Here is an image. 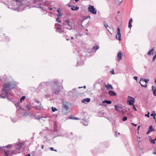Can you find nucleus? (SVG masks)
<instances>
[{
    "mask_svg": "<svg viewBox=\"0 0 156 156\" xmlns=\"http://www.w3.org/2000/svg\"><path fill=\"white\" fill-rule=\"evenodd\" d=\"M16 83L14 81H10L3 84L2 92L0 94V98H5L7 97L12 89L14 88Z\"/></svg>",
    "mask_w": 156,
    "mask_h": 156,
    "instance_id": "f257e3e1",
    "label": "nucleus"
},
{
    "mask_svg": "<svg viewBox=\"0 0 156 156\" xmlns=\"http://www.w3.org/2000/svg\"><path fill=\"white\" fill-rule=\"evenodd\" d=\"M21 0H13L12 3L8 6V8L14 10L20 11L22 9L21 8L22 3Z\"/></svg>",
    "mask_w": 156,
    "mask_h": 156,
    "instance_id": "f03ea898",
    "label": "nucleus"
},
{
    "mask_svg": "<svg viewBox=\"0 0 156 156\" xmlns=\"http://www.w3.org/2000/svg\"><path fill=\"white\" fill-rule=\"evenodd\" d=\"M63 25L66 29L71 30L74 28V23L73 21L69 20H67L64 21Z\"/></svg>",
    "mask_w": 156,
    "mask_h": 156,
    "instance_id": "7ed1b4c3",
    "label": "nucleus"
},
{
    "mask_svg": "<svg viewBox=\"0 0 156 156\" xmlns=\"http://www.w3.org/2000/svg\"><path fill=\"white\" fill-rule=\"evenodd\" d=\"M52 85L53 87L52 91L55 94H58L60 90L63 88L60 86L57 80L52 82Z\"/></svg>",
    "mask_w": 156,
    "mask_h": 156,
    "instance_id": "20e7f679",
    "label": "nucleus"
},
{
    "mask_svg": "<svg viewBox=\"0 0 156 156\" xmlns=\"http://www.w3.org/2000/svg\"><path fill=\"white\" fill-rule=\"evenodd\" d=\"M62 111L66 113H68L69 112V103L67 102H65L63 103Z\"/></svg>",
    "mask_w": 156,
    "mask_h": 156,
    "instance_id": "39448f33",
    "label": "nucleus"
},
{
    "mask_svg": "<svg viewBox=\"0 0 156 156\" xmlns=\"http://www.w3.org/2000/svg\"><path fill=\"white\" fill-rule=\"evenodd\" d=\"M34 3L35 4H37L38 6L37 7H41V5H48V3L46 2H43L41 0H38V1H34Z\"/></svg>",
    "mask_w": 156,
    "mask_h": 156,
    "instance_id": "423d86ee",
    "label": "nucleus"
},
{
    "mask_svg": "<svg viewBox=\"0 0 156 156\" xmlns=\"http://www.w3.org/2000/svg\"><path fill=\"white\" fill-rule=\"evenodd\" d=\"M23 146L24 144L23 143L21 142L17 143L15 145V148L16 150L20 151L23 148Z\"/></svg>",
    "mask_w": 156,
    "mask_h": 156,
    "instance_id": "0eeeda50",
    "label": "nucleus"
},
{
    "mask_svg": "<svg viewBox=\"0 0 156 156\" xmlns=\"http://www.w3.org/2000/svg\"><path fill=\"white\" fill-rule=\"evenodd\" d=\"M135 102V99L132 97L129 96L128 97L127 103L128 105H134Z\"/></svg>",
    "mask_w": 156,
    "mask_h": 156,
    "instance_id": "6e6552de",
    "label": "nucleus"
},
{
    "mask_svg": "<svg viewBox=\"0 0 156 156\" xmlns=\"http://www.w3.org/2000/svg\"><path fill=\"white\" fill-rule=\"evenodd\" d=\"M88 10L93 14H95L97 13V10L93 6L89 5L88 7Z\"/></svg>",
    "mask_w": 156,
    "mask_h": 156,
    "instance_id": "1a4fd4ad",
    "label": "nucleus"
},
{
    "mask_svg": "<svg viewBox=\"0 0 156 156\" xmlns=\"http://www.w3.org/2000/svg\"><path fill=\"white\" fill-rule=\"evenodd\" d=\"M55 27L56 28V31L57 32L60 33L62 32L61 29V25L58 23H56L55 25Z\"/></svg>",
    "mask_w": 156,
    "mask_h": 156,
    "instance_id": "9d476101",
    "label": "nucleus"
},
{
    "mask_svg": "<svg viewBox=\"0 0 156 156\" xmlns=\"http://www.w3.org/2000/svg\"><path fill=\"white\" fill-rule=\"evenodd\" d=\"M117 36L118 37V40L119 41H121V33H120V30L119 27H118L117 28V35L116 36V37L117 39Z\"/></svg>",
    "mask_w": 156,
    "mask_h": 156,
    "instance_id": "9b49d317",
    "label": "nucleus"
},
{
    "mask_svg": "<svg viewBox=\"0 0 156 156\" xmlns=\"http://www.w3.org/2000/svg\"><path fill=\"white\" fill-rule=\"evenodd\" d=\"M123 56L122 53L119 51L117 55V57L118 58L117 61L119 62L122 59V57Z\"/></svg>",
    "mask_w": 156,
    "mask_h": 156,
    "instance_id": "f8f14e48",
    "label": "nucleus"
},
{
    "mask_svg": "<svg viewBox=\"0 0 156 156\" xmlns=\"http://www.w3.org/2000/svg\"><path fill=\"white\" fill-rule=\"evenodd\" d=\"M76 89L74 88L72 90L69 91L68 92V94L69 95H71L74 94L76 93Z\"/></svg>",
    "mask_w": 156,
    "mask_h": 156,
    "instance_id": "ddd939ff",
    "label": "nucleus"
},
{
    "mask_svg": "<svg viewBox=\"0 0 156 156\" xmlns=\"http://www.w3.org/2000/svg\"><path fill=\"white\" fill-rule=\"evenodd\" d=\"M20 153V151H17V150H13L12 151L10 154H9V155H11V156L13 155L14 154H16L17 153Z\"/></svg>",
    "mask_w": 156,
    "mask_h": 156,
    "instance_id": "4468645a",
    "label": "nucleus"
},
{
    "mask_svg": "<svg viewBox=\"0 0 156 156\" xmlns=\"http://www.w3.org/2000/svg\"><path fill=\"white\" fill-rule=\"evenodd\" d=\"M105 87L108 90L109 89L112 90L113 89V87L112 86L111 84L109 83H108L107 85H105Z\"/></svg>",
    "mask_w": 156,
    "mask_h": 156,
    "instance_id": "2eb2a0df",
    "label": "nucleus"
},
{
    "mask_svg": "<svg viewBox=\"0 0 156 156\" xmlns=\"http://www.w3.org/2000/svg\"><path fill=\"white\" fill-rule=\"evenodd\" d=\"M154 131V129L153 128L152 126H150L149 127L148 129V131H147V133L146 134H148L151 131Z\"/></svg>",
    "mask_w": 156,
    "mask_h": 156,
    "instance_id": "dca6fc26",
    "label": "nucleus"
},
{
    "mask_svg": "<svg viewBox=\"0 0 156 156\" xmlns=\"http://www.w3.org/2000/svg\"><path fill=\"white\" fill-rule=\"evenodd\" d=\"M154 48H152L151 50L149 51L147 53V55H152L154 53Z\"/></svg>",
    "mask_w": 156,
    "mask_h": 156,
    "instance_id": "f3484780",
    "label": "nucleus"
},
{
    "mask_svg": "<svg viewBox=\"0 0 156 156\" xmlns=\"http://www.w3.org/2000/svg\"><path fill=\"white\" fill-rule=\"evenodd\" d=\"M35 108L37 110H41L43 109V106L40 104L39 105L36 106Z\"/></svg>",
    "mask_w": 156,
    "mask_h": 156,
    "instance_id": "a211bd4d",
    "label": "nucleus"
},
{
    "mask_svg": "<svg viewBox=\"0 0 156 156\" xmlns=\"http://www.w3.org/2000/svg\"><path fill=\"white\" fill-rule=\"evenodd\" d=\"M108 94L109 95H110V96H115L116 95V93L114 91H112V90L109 91L108 92Z\"/></svg>",
    "mask_w": 156,
    "mask_h": 156,
    "instance_id": "6ab92c4d",
    "label": "nucleus"
},
{
    "mask_svg": "<svg viewBox=\"0 0 156 156\" xmlns=\"http://www.w3.org/2000/svg\"><path fill=\"white\" fill-rule=\"evenodd\" d=\"M33 106L30 105H27L26 106V108L27 111H29L30 109L32 108Z\"/></svg>",
    "mask_w": 156,
    "mask_h": 156,
    "instance_id": "aec40b11",
    "label": "nucleus"
},
{
    "mask_svg": "<svg viewBox=\"0 0 156 156\" xmlns=\"http://www.w3.org/2000/svg\"><path fill=\"white\" fill-rule=\"evenodd\" d=\"M152 90L153 91V94L154 96H156V86L154 87L152 86Z\"/></svg>",
    "mask_w": 156,
    "mask_h": 156,
    "instance_id": "412c9836",
    "label": "nucleus"
},
{
    "mask_svg": "<svg viewBox=\"0 0 156 156\" xmlns=\"http://www.w3.org/2000/svg\"><path fill=\"white\" fill-rule=\"evenodd\" d=\"M90 101V99L89 98H87L85 99H83L82 100V102L85 103V102H89Z\"/></svg>",
    "mask_w": 156,
    "mask_h": 156,
    "instance_id": "4be33fe9",
    "label": "nucleus"
},
{
    "mask_svg": "<svg viewBox=\"0 0 156 156\" xmlns=\"http://www.w3.org/2000/svg\"><path fill=\"white\" fill-rule=\"evenodd\" d=\"M114 107L115 110L118 111H120V109L122 108L121 107L117 105H115Z\"/></svg>",
    "mask_w": 156,
    "mask_h": 156,
    "instance_id": "5701e85b",
    "label": "nucleus"
},
{
    "mask_svg": "<svg viewBox=\"0 0 156 156\" xmlns=\"http://www.w3.org/2000/svg\"><path fill=\"white\" fill-rule=\"evenodd\" d=\"M79 9V7L77 6H72L71 9L73 11H76Z\"/></svg>",
    "mask_w": 156,
    "mask_h": 156,
    "instance_id": "b1692460",
    "label": "nucleus"
},
{
    "mask_svg": "<svg viewBox=\"0 0 156 156\" xmlns=\"http://www.w3.org/2000/svg\"><path fill=\"white\" fill-rule=\"evenodd\" d=\"M99 48V47L98 45H96L94 46L92 48V49L93 50H95L96 51V50L98 49Z\"/></svg>",
    "mask_w": 156,
    "mask_h": 156,
    "instance_id": "393cba45",
    "label": "nucleus"
},
{
    "mask_svg": "<svg viewBox=\"0 0 156 156\" xmlns=\"http://www.w3.org/2000/svg\"><path fill=\"white\" fill-rule=\"evenodd\" d=\"M132 22V18H130L129 20V24H128V27L129 28H131L132 26V25H131V23Z\"/></svg>",
    "mask_w": 156,
    "mask_h": 156,
    "instance_id": "a878e982",
    "label": "nucleus"
},
{
    "mask_svg": "<svg viewBox=\"0 0 156 156\" xmlns=\"http://www.w3.org/2000/svg\"><path fill=\"white\" fill-rule=\"evenodd\" d=\"M102 103H106L107 104H110L112 103V101H108V100H105L102 102Z\"/></svg>",
    "mask_w": 156,
    "mask_h": 156,
    "instance_id": "bb28decb",
    "label": "nucleus"
},
{
    "mask_svg": "<svg viewBox=\"0 0 156 156\" xmlns=\"http://www.w3.org/2000/svg\"><path fill=\"white\" fill-rule=\"evenodd\" d=\"M104 25L105 27L107 28V30H108V31L109 32V33L112 34V33L109 31L108 30V29L107 28V27H108V24L106 23L105 22H104Z\"/></svg>",
    "mask_w": 156,
    "mask_h": 156,
    "instance_id": "cd10ccee",
    "label": "nucleus"
},
{
    "mask_svg": "<svg viewBox=\"0 0 156 156\" xmlns=\"http://www.w3.org/2000/svg\"><path fill=\"white\" fill-rule=\"evenodd\" d=\"M142 80L143 81L145 82L146 83H147L148 82L149 80L148 79L146 80L145 79L142 78L140 80V81Z\"/></svg>",
    "mask_w": 156,
    "mask_h": 156,
    "instance_id": "c85d7f7f",
    "label": "nucleus"
},
{
    "mask_svg": "<svg viewBox=\"0 0 156 156\" xmlns=\"http://www.w3.org/2000/svg\"><path fill=\"white\" fill-rule=\"evenodd\" d=\"M9 151L8 150H5V156H8L9 155Z\"/></svg>",
    "mask_w": 156,
    "mask_h": 156,
    "instance_id": "c756f323",
    "label": "nucleus"
},
{
    "mask_svg": "<svg viewBox=\"0 0 156 156\" xmlns=\"http://www.w3.org/2000/svg\"><path fill=\"white\" fill-rule=\"evenodd\" d=\"M25 98L26 97L25 96H22L20 99V101L22 102V101H23Z\"/></svg>",
    "mask_w": 156,
    "mask_h": 156,
    "instance_id": "7c9ffc66",
    "label": "nucleus"
},
{
    "mask_svg": "<svg viewBox=\"0 0 156 156\" xmlns=\"http://www.w3.org/2000/svg\"><path fill=\"white\" fill-rule=\"evenodd\" d=\"M22 115L23 116H27L28 115V113L27 112H23L22 113Z\"/></svg>",
    "mask_w": 156,
    "mask_h": 156,
    "instance_id": "2f4dec72",
    "label": "nucleus"
},
{
    "mask_svg": "<svg viewBox=\"0 0 156 156\" xmlns=\"http://www.w3.org/2000/svg\"><path fill=\"white\" fill-rule=\"evenodd\" d=\"M12 147V145L11 144H9L7 145H6L5 146V147L7 148H11Z\"/></svg>",
    "mask_w": 156,
    "mask_h": 156,
    "instance_id": "473e14b6",
    "label": "nucleus"
},
{
    "mask_svg": "<svg viewBox=\"0 0 156 156\" xmlns=\"http://www.w3.org/2000/svg\"><path fill=\"white\" fill-rule=\"evenodd\" d=\"M57 11L58 12V14H57V16H59L60 17L61 16H62V14H61L60 12L59 11V10H57Z\"/></svg>",
    "mask_w": 156,
    "mask_h": 156,
    "instance_id": "72a5a7b5",
    "label": "nucleus"
},
{
    "mask_svg": "<svg viewBox=\"0 0 156 156\" xmlns=\"http://www.w3.org/2000/svg\"><path fill=\"white\" fill-rule=\"evenodd\" d=\"M51 109L52 111L53 112H55L57 110V109L55 108H54L53 107H52Z\"/></svg>",
    "mask_w": 156,
    "mask_h": 156,
    "instance_id": "f704fd0d",
    "label": "nucleus"
},
{
    "mask_svg": "<svg viewBox=\"0 0 156 156\" xmlns=\"http://www.w3.org/2000/svg\"><path fill=\"white\" fill-rule=\"evenodd\" d=\"M56 21L59 23H60L61 21L60 19V17H58L56 19Z\"/></svg>",
    "mask_w": 156,
    "mask_h": 156,
    "instance_id": "c9c22d12",
    "label": "nucleus"
},
{
    "mask_svg": "<svg viewBox=\"0 0 156 156\" xmlns=\"http://www.w3.org/2000/svg\"><path fill=\"white\" fill-rule=\"evenodd\" d=\"M83 64V62H77V65H82Z\"/></svg>",
    "mask_w": 156,
    "mask_h": 156,
    "instance_id": "e433bc0d",
    "label": "nucleus"
},
{
    "mask_svg": "<svg viewBox=\"0 0 156 156\" xmlns=\"http://www.w3.org/2000/svg\"><path fill=\"white\" fill-rule=\"evenodd\" d=\"M5 78L6 79H5V80H7V77L5 76H3L2 79L1 78L0 79L1 80L2 79H5Z\"/></svg>",
    "mask_w": 156,
    "mask_h": 156,
    "instance_id": "4c0bfd02",
    "label": "nucleus"
},
{
    "mask_svg": "<svg viewBox=\"0 0 156 156\" xmlns=\"http://www.w3.org/2000/svg\"><path fill=\"white\" fill-rule=\"evenodd\" d=\"M127 119V117L126 116H124L122 118V120L123 121H126Z\"/></svg>",
    "mask_w": 156,
    "mask_h": 156,
    "instance_id": "58836bf2",
    "label": "nucleus"
},
{
    "mask_svg": "<svg viewBox=\"0 0 156 156\" xmlns=\"http://www.w3.org/2000/svg\"><path fill=\"white\" fill-rule=\"evenodd\" d=\"M50 149L51 151H57L56 150H54V148L53 147H50Z\"/></svg>",
    "mask_w": 156,
    "mask_h": 156,
    "instance_id": "ea45409f",
    "label": "nucleus"
},
{
    "mask_svg": "<svg viewBox=\"0 0 156 156\" xmlns=\"http://www.w3.org/2000/svg\"><path fill=\"white\" fill-rule=\"evenodd\" d=\"M156 140V138H155L154 140H152L151 141V143L152 144H155V142H154L155 140Z\"/></svg>",
    "mask_w": 156,
    "mask_h": 156,
    "instance_id": "a19ab883",
    "label": "nucleus"
},
{
    "mask_svg": "<svg viewBox=\"0 0 156 156\" xmlns=\"http://www.w3.org/2000/svg\"><path fill=\"white\" fill-rule=\"evenodd\" d=\"M23 110V109L21 107H19V110H18V111H17V112L18 113H19V112H20V110Z\"/></svg>",
    "mask_w": 156,
    "mask_h": 156,
    "instance_id": "79ce46f5",
    "label": "nucleus"
},
{
    "mask_svg": "<svg viewBox=\"0 0 156 156\" xmlns=\"http://www.w3.org/2000/svg\"><path fill=\"white\" fill-rule=\"evenodd\" d=\"M45 84V83L44 82H43V83H41L40 84V85H39V86H42V85H44Z\"/></svg>",
    "mask_w": 156,
    "mask_h": 156,
    "instance_id": "37998d69",
    "label": "nucleus"
},
{
    "mask_svg": "<svg viewBox=\"0 0 156 156\" xmlns=\"http://www.w3.org/2000/svg\"><path fill=\"white\" fill-rule=\"evenodd\" d=\"M140 137H137V141L138 142H140L141 141L140 140Z\"/></svg>",
    "mask_w": 156,
    "mask_h": 156,
    "instance_id": "c03bdc74",
    "label": "nucleus"
},
{
    "mask_svg": "<svg viewBox=\"0 0 156 156\" xmlns=\"http://www.w3.org/2000/svg\"><path fill=\"white\" fill-rule=\"evenodd\" d=\"M156 56L154 55L153 58H152V61H154L155 58H156Z\"/></svg>",
    "mask_w": 156,
    "mask_h": 156,
    "instance_id": "a18cd8bd",
    "label": "nucleus"
},
{
    "mask_svg": "<svg viewBox=\"0 0 156 156\" xmlns=\"http://www.w3.org/2000/svg\"><path fill=\"white\" fill-rule=\"evenodd\" d=\"M133 106V108L135 110V111H136L137 109L135 107V106L134 105H132Z\"/></svg>",
    "mask_w": 156,
    "mask_h": 156,
    "instance_id": "49530a36",
    "label": "nucleus"
},
{
    "mask_svg": "<svg viewBox=\"0 0 156 156\" xmlns=\"http://www.w3.org/2000/svg\"><path fill=\"white\" fill-rule=\"evenodd\" d=\"M140 85L141 86H143V87H147V85H142L141 83H140Z\"/></svg>",
    "mask_w": 156,
    "mask_h": 156,
    "instance_id": "de8ad7c7",
    "label": "nucleus"
},
{
    "mask_svg": "<svg viewBox=\"0 0 156 156\" xmlns=\"http://www.w3.org/2000/svg\"><path fill=\"white\" fill-rule=\"evenodd\" d=\"M111 73L112 74H114V70L113 69L111 71Z\"/></svg>",
    "mask_w": 156,
    "mask_h": 156,
    "instance_id": "09e8293b",
    "label": "nucleus"
},
{
    "mask_svg": "<svg viewBox=\"0 0 156 156\" xmlns=\"http://www.w3.org/2000/svg\"><path fill=\"white\" fill-rule=\"evenodd\" d=\"M149 115V112H148V113L147 114H146L145 115V116H147L148 118H149V116H150Z\"/></svg>",
    "mask_w": 156,
    "mask_h": 156,
    "instance_id": "8fccbe9b",
    "label": "nucleus"
},
{
    "mask_svg": "<svg viewBox=\"0 0 156 156\" xmlns=\"http://www.w3.org/2000/svg\"><path fill=\"white\" fill-rule=\"evenodd\" d=\"M71 119H79L78 118H76V117H73V118H71Z\"/></svg>",
    "mask_w": 156,
    "mask_h": 156,
    "instance_id": "3c124183",
    "label": "nucleus"
},
{
    "mask_svg": "<svg viewBox=\"0 0 156 156\" xmlns=\"http://www.w3.org/2000/svg\"><path fill=\"white\" fill-rule=\"evenodd\" d=\"M154 112V116H153V119H155V116L156 115V114L155 113V112Z\"/></svg>",
    "mask_w": 156,
    "mask_h": 156,
    "instance_id": "603ef678",
    "label": "nucleus"
},
{
    "mask_svg": "<svg viewBox=\"0 0 156 156\" xmlns=\"http://www.w3.org/2000/svg\"><path fill=\"white\" fill-rule=\"evenodd\" d=\"M118 0V2H119V4H120L122 2L123 0Z\"/></svg>",
    "mask_w": 156,
    "mask_h": 156,
    "instance_id": "864d4df0",
    "label": "nucleus"
},
{
    "mask_svg": "<svg viewBox=\"0 0 156 156\" xmlns=\"http://www.w3.org/2000/svg\"><path fill=\"white\" fill-rule=\"evenodd\" d=\"M137 76H134L133 77V79L136 80H137Z\"/></svg>",
    "mask_w": 156,
    "mask_h": 156,
    "instance_id": "5fc2aeb1",
    "label": "nucleus"
},
{
    "mask_svg": "<svg viewBox=\"0 0 156 156\" xmlns=\"http://www.w3.org/2000/svg\"><path fill=\"white\" fill-rule=\"evenodd\" d=\"M131 124L132 125H134V126H137V125L136 124H134V123H131Z\"/></svg>",
    "mask_w": 156,
    "mask_h": 156,
    "instance_id": "6e6d98bb",
    "label": "nucleus"
},
{
    "mask_svg": "<svg viewBox=\"0 0 156 156\" xmlns=\"http://www.w3.org/2000/svg\"><path fill=\"white\" fill-rule=\"evenodd\" d=\"M48 9H49V10H52V8L51 7H48L47 8Z\"/></svg>",
    "mask_w": 156,
    "mask_h": 156,
    "instance_id": "4d7b16f0",
    "label": "nucleus"
},
{
    "mask_svg": "<svg viewBox=\"0 0 156 156\" xmlns=\"http://www.w3.org/2000/svg\"><path fill=\"white\" fill-rule=\"evenodd\" d=\"M140 127V126H138L137 128V130L138 131L139 130Z\"/></svg>",
    "mask_w": 156,
    "mask_h": 156,
    "instance_id": "13d9d810",
    "label": "nucleus"
},
{
    "mask_svg": "<svg viewBox=\"0 0 156 156\" xmlns=\"http://www.w3.org/2000/svg\"><path fill=\"white\" fill-rule=\"evenodd\" d=\"M83 87L84 88H86V87L85 86H84L83 87H78L79 88H81Z\"/></svg>",
    "mask_w": 156,
    "mask_h": 156,
    "instance_id": "bf43d9fd",
    "label": "nucleus"
},
{
    "mask_svg": "<svg viewBox=\"0 0 156 156\" xmlns=\"http://www.w3.org/2000/svg\"><path fill=\"white\" fill-rule=\"evenodd\" d=\"M19 104V103H17L16 104H15V105L17 107V106H18Z\"/></svg>",
    "mask_w": 156,
    "mask_h": 156,
    "instance_id": "052dcab7",
    "label": "nucleus"
},
{
    "mask_svg": "<svg viewBox=\"0 0 156 156\" xmlns=\"http://www.w3.org/2000/svg\"><path fill=\"white\" fill-rule=\"evenodd\" d=\"M149 139L150 141L151 142V141L152 140L151 139V136H149Z\"/></svg>",
    "mask_w": 156,
    "mask_h": 156,
    "instance_id": "680f3d73",
    "label": "nucleus"
},
{
    "mask_svg": "<svg viewBox=\"0 0 156 156\" xmlns=\"http://www.w3.org/2000/svg\"><path fill=\"white\" fill-rule=\"evenodd\" d=\"M54 127L55 128L56 127V124L55 123H54Z\"/></svg>",
    "mask_w": 156,
    "mask_h": 156,
    "instance_id": "e2e57ef3",
    "label": "nucleus"
},
{
    "mask_svg": "<svg viewBox=\"0 0 156 156\" xmlns=\"http://www.w3.org/2000/svg\"><path fill=\"white\" fill-rule=\"evenodd\" d=\"M154 113H153L151 114V116H154Z\"/></svg>",
    "mask_w": 156,
    "mask_h": 156,
    "instance_id": "0e129e2a",
    "label": "nucleus"
},
{
    "mask_svg": "<svg viewBox=\"0 0 156 156\" xmlns=\"http://www.w3.org/2000/svg\"><path fill=\"white\" fill-rule=\"evenodd\" d=\"M44 145H42L41 146V148L42 149H43L44 148Z\"/></svg>",
    "mask_w": 156,
    "mask_h": 156,
    "instance_id": "69168bd1",
    "label": "nucleus"
},
{
    "mask_svg": "<svg viewBox=\"0 0 156 156\" xmlns=\"http://www.w3.org/2000/svg\"><path fill=\"white\" fill-rule=\"evenodd\" d=\"M76 2H77L79 0H74Z\"/></svg>",
    "mask_w": 156,
    "mask_h": 156,
    "instance_id": "338daca9",
    "label": "nucleus"
},
{
    "mask_svg": "<svg viewBox=\"0 0 156 156\" xmlns=\"http://www.w3.org/2000/svg\"><path fill=\"white\" fill-rule=\"evenodd\" d=\"M154 154H156V150H155V152L154 153Z\"/></svg>",
    "mask_w": 156,
    "mask_h": 156,
    "instance_id": "774afa93",
    "label": "nucleus"
}]
</instances>
